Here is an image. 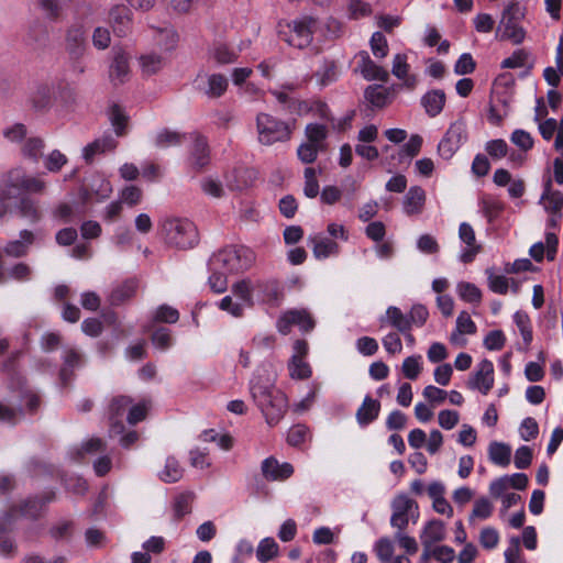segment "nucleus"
<instances>
[{"label": "nucleus", "instance_id": "63", "mask_svg": "<svg viewBox=\"0 0 563 563\" xmlns=\"http://www.w3.org/2000/svg\"><path fill=\"white\" fill-rule=\"evenodd\" d=\"M201 190L213 198H221L224 195V188L222 186V183L214 178V177H205L201 183Z\"/></svg>", "mask_w": 563, "mask_h": 563}, {"label": "nucleus", "instance_id": "24", "mask_svg": "<svg viewBox=\"0 0 563 563\" xmlns=\"http://www.w3.org/2000/svg\"><path fill=\"white\" fill-rule=\"evenodd\" d=\"M426 203V191L419 186L409 188L402 200V210L407 216L422 212Z\"/></svg>", "mask_w": 563, "mask_h": 563}, {"label": "nucleus", "instance_id": "25", "mask_svg": "<svg viewBox=\"0 0 563 563\" xmlns=\"http://www.w3.org/2000/svg\"><path fill=\"white\" fill-rule=\"evenodd\" d=\"M113 32L118 36H125L131 29V11L125 5H115L109 14Z\"/></svg>", "mask_w": 563, "mask_h": 563}, {"label": "nucleus", "instance_id": "15", "mask_svg": "<svg viewBox=\"0 0 563 563\" xmlns=\"http://www.w3.org/2000/svg\"><path fill=\"white\" fill-rule=\"evenodd\" d=\"M391 74L408 90H413L419 82L418 76L411 73V66L408 63V55L406 53H397L393 56Z\"/></svg>", "mask_w": 563, "mask_h": 563}, {"label": "nucleus", "instance_id": "50", "mask_svg": "<svg viewBox=\"0 0 563 563\" xmlns=\"http://www.w3.org/2000/svg\"><path fill=\"white\" fill-rule=\"evenodd\" d=\"M456 292L462 300L470 303H479L482 300L481 289L472 283L460 282L456 285Z\"/></svg>", "mask_w": 563, "mask_h": 563}, {"label": "nucleus", "instance_id": "2", "mask_svg": "<svg viewBox=\"0 0 563 563\" xmlns=\"http://www.w3.org/2000/svg\"><path fill=\"white\" fill-rule=\"evenodd\" d=\"M45 189L43 174L29 175L21 167L10 169L3 176V185L0 187V217L8 213L11 199H18L24 194H43Z\"/></svg>", "mask_w": 563, "mask_h": 563}, {"label": "nucleus", "instance_id": "33", "mask_svg": "<svg viewBox=\"0 0 563 563\" xmlns=\"http://www.w3.org/2000/svg\"><path fill=\"white\" fill-rule=\"evenodd\" d=\"M544 115V109H543V100L538 99L537 100V108H536V118L534 120L539 122V132L541 136L545 141H550L555 133L560 130V124L555 119H548L545 121H540V117Z\"/></svg>", "mask_w": 563, "mask_h": 563}, {"label": "nucleus", "instance_id": "42", "mask_svg": "<svg viewBox=\"0 0 563 563\" xmlns=\"http://www.w3.org/2000/svg\"><path fill=\"white\" fill-rule=\"evenodd\" d=\"M314 77L322 87L334 82L339 77L336 64L333 60H324L316 71Z\"/></svg>", "mask_w": 563, "mask_h": 563}, {"label": "nucleus", "instance_id": "46", "mask_svg": "<svg viewBox=\"0 0 563 563\" xmlns=\"http://www.w3.org/2000/svg\"><path fill=\"white\" fill-rule=\"evenodd\" d=\"M183 135L176 131L163 129L153 136V143L156 147L168 148L177 146L183 142Z\"/></svg>", "mask_w": 563, "mask_h": 563}, {"label": "nucleus", "instance_id": "56", "mask_svg": "<svg viewBox=\"0 0 563 563\" xmlns=\"http://www.w3.org/2000/svg\"><path fill=\"white\" fill-rule=\"evenodd\" d=\"M369 47L374 57L378 59L385 58L389 52L387 38L379 31H376L372 34L369 40Z\"/></svg>", "mask_w": 563, "mask_h": 563}, {"label": "nucleus", "instance_id": "14", "mask_svg": "<svg viewBox=\"0 0 563 563\" xmlns=\"http://www.w3.org/2000/svg\"><path fill=\"white\" fill-rule=\"evenodd\" d=\"M494 386V365L489 360H483L470 377L467 387L487 395Z\"/></svg>", "mask_w": 563, "mask_h": 563}, {"label": "nucleus", "instance_id": "58", "mask_svg": "<svg viewBox=\"0 0 563 563\" xmlns=\"http://www.w3.org/2000/svg\"><path fill=\"white\" fill-rule=\"evenodd\" d=\"M303 178H305L303 194L308 198H316L319 194V183L317 179V170L312 167L305 168Z\"/></svg>", "mask_w": 563, "mask_h": 563}, {"label": "nucleus", "instance_id": "10", "mask_svg": "<svg viewBox=\"0 0 563 563\" xmlns=\"http://www.w3.org/2000/svg\"><path fill=\"white\" fill-rule=\"evenodd\" d=\"M196 89L209 99L221 98L228 90V78L218 73H199L195 79Z\"/></svg>", "mask_w": 563, "mask_h": 563}, {"label": "nucleus", "instance_id": "18", "mask_svg": "<svg viewBox=\"0 0 563 563\" xmlns=\"http://www.w3.org/2000/svg\"><path fill=\"white\" fill-rule=\"evenodd\" d=\"M262 474L267 481H285L294 474L290 463H279L273 456L265 459L261 465Z\"/></svg>", "mask_w": 563, "mask_h": 563}, {"label": "nucleus", "instance_id": "36", "mask_svg": "<svg viewBox=\"0 0 563 563\" xmlns=\"http://www.w3.org/2000/svg\"><path fill=\"white\" fill-rule=\"evenodd\" d=\"M209 57L218 65H228L236 60L238 52L224 43H216L209 49Z\"/></svg>", "mask_w": 563, "mask_h": 563}, {"label": "nucleus", "instance_id": "22", "mask_svg": "<svg viewBox=\"0 0 563 563\" xmlns=\"http://www.w3.org/2000/svg\"><path fill=\"white\" fill-rule=\"evenodd\" d=\"M380 327H391L395 328L400 333H406L411 331L409 317L404 313L400 308L396 306H389L386 309L384 316L379 318Z\"/></svg>", "mask_w": 563, "mask_h": 563}, {"label": "nucleus", "instance_id": "34", "mask_svg": "<svg viewBox=\"0 0 563 563\" xmlns=\"http://www.w3.org/2000/svg\"><path fill=\"white\" fill-rule=\"evenodd\" d=\"M488 456L492 463L506 467L510 464L511 448L506 443L493 441L488 446Z\"/></svg>", "mask_w": 563, "mask_h": 563}, {"label": "nucleus", "instance_id": "17", "mask_svg": "<svg viewBox=\"0 0 563 563\" xmlns=\"http://www.w3.org/2000/svg\"><path fill=\"white\" fill-rule=\"evenodd\" d=\"M539 205L547 213L562 212L563 195L560 190H555L553 188V180L551 177H548L543 181V190L539 199Z\"/></svg>", "mask_w": 563, "mask_h": 563}, {"label": "nucleus", "instance_id": "64", "mask_svg": "<svg viewBox=\"0 0 563 563\" xmlns=\"http://www.w3.org/2000/svg\"><path fill=\"white\" fill-rule=\"evenodd\" d=\"M67 163V157L58 150L52 151L47 156L44 157V166L47 172L57 173Z\"/></svg>", "mask_w": 563, "mask_h": 563}, {"label": "nucleus", "instance_id": "62", "mask_svg": "<svg viewBox=\"0 0 563 563\" xmlns=\"http://www.w3.org/2000/svg\"><path fill=\"white\" fill-rule=\"evenodd\" d=\"M80 363H81L80 355L76 351L68 350L65 352L64 366L60 369V378L63 379L64 383H66L67 379L69 378L70 372L75 367L79 366Z\"/></svg>", "mask_w": 563, "mask_h": 563}, {"label": "nucleus", "instance_id": "13", "mask_svg": "<svg viewBox=\"0 0 563 563\" xmlns=\"http://www.w3.org/2000/svg\"><path fill=\"white\" fill-rule=\"evenodd\" d=\"M459 239L464 244L460 252L459 260L464 264L473 262L482 247L477 243L475 231L470 223L462 222L460 224Z\"/></svg>", "mask_w": 563, "mask_h": 563}, {"label": "nucleus", "instance_id": "55", "mask_svg": "<svg viewBox=\"0 0 563 563\" xmlns=\"http://www.w3.org/2000/svg\"><path fill=\"white\" fill-rule=\"evenodd\" d=\"M366 100L376 108L386 106L388 100V90L379 85L369 86L365 90Z\"/></svg>", "mask_w": 563, "mask_h": 563}, {"label": "nucleus", "instance_id": "54", "mask_svg": "<svg viewBox=\"0 0 563 563\" xmlns=\"http://www.w3.org/2000/svg\"><path fill=\"white\" fill-rule=\"evenodd\" d=\"M493 504L486 497H481L474 503L473 510L468 517L470 523H473L475 519L485 520L488 519L493 514Z\"/></svg>", "mask_w": 563, "mask_h": 563}, {"label": "nucleus", "instance_id": "31", "mask_svg": "<svg viewBox=\"0 0 563 563\" xmlns=\"http://www.w3.org/2000/svg\"><path fill=\"white\" fill-rule=\"evenodd\" d=\"M231 294L243 303V308L252 307L255 297V284L250 279H242L234 283L231 287Z\"/></svg>", "mask_w": 563, "mask_h": 563}, {"label": "nucleus", "instance_id": "3", "mask_svg": "<svg viewBox=\"0 0 563 563\" xmlns=\"http://www.w3.org/2000/svg\"><path fill=\"white\" fill-rule=\"evenodd\" d=\"M255 262L254 252L246 246H228L214 253L209 260V269H222L228 274L242 273Z\"/></svg>", "mask_w": 563, "mask_h": 563}, {"label": "nucleus", "instance_id": "11", "mask_svg": "<svg viewBox=\"0 0 563 563\" xmlns=\"http://www.w3.org/2000/svg\"><path fill=\"white\" fill-rule=\"evenodd\" d=\"M294 325L308 332L314 328V321L307 309H290L282 313L276 323L277 330L284 335L288 334Z\"/></svg>", "mask_w": 563, "mask_h": 563}, {"label": "nucleus", "instance_id": "19", "mask_svg": "<svg viewBox=\"0 0 563 563\" xmlns=\"http://www.w3.org/2000/svg\"><path fill=\"white\" fill-rule=\"evenodd\" d=\"M130 76V65L128 55L118 49L114 52L113 59L109 67V79L114 86L124 84Z\"/></svg>", "mask_w": 563, "mask_h": 563}, {"label": "nucleus", "instance_id": "48", "mask_svg": "<svg viewBox=\"0 0 563 563\" xmlns=\"http://www.w3.org/2000/svg\"><path fill=\"white\" fill-rule=\"evenodd\" d=\"M289 375L294 379H307L312 372L305 358L299 355H292L288 363Z\"/></svg>", "mask_w": 563, "mask_h": 563}, {"label": "nucleus", "instance_id": "7", "mask_svg": "<svg viewBox=\"0 0 563 563\" xmlns=\"http://www.w3.org/2000/svg\"><path fill=\"white\" fill-rule=\"evenodd\" d=\"M523 15L518 3H509L503 11L501 19L497 27V36L500 40H508L514 44H520L526 37L525 30L518 24Z\"/></svg>", "mask_w": 563, "mask_h": 563}, {"label": "nucleus", "instance_id": "23", "mask_svg": "<svg viewBox=\"0 0 563 563\" xmlns=\"http://www.w3.org/2000/svg\"><path fill=\"white\" fill-rule=\"evenodd\" d=\"M445 539V526L441 520L433 519L428 521L420 533V540L426 549H431L434 543Z\"/></svg>", "mask_w": 563, "mask_h": 563}, {"label": "nucleus", "instance_id": "57", "mask_svg": "<svg viewBox=\"0 0 563 563\" xmlns=\"http://www.w3.org/2000/svg\"><path fill=\"white\" fill-rule=\"evenodd\" d=\"M89 188L91 195H93L97 200H103L108 198L112 192V186L110 181L100 176H97L91 180Z\"/></svg>", "mask_w": 563, "mask_h": 563}, {"label": "nucleus", "instance_id": "53", "mask_svg": "<svg viewBox=\"0 0 563 563\" xmlns=\"http://www.w3.org/2000/svg\"><path fill=\"white\" fill-rule=\"evenodd\" d=\"M395 545L394 542L387 538H379L374 544V552L376 553L380 563H390L394 559Z\"/></svg>", "mask_w": 563, "mask_h": 563}, {"label": "nucleus", "instance_id": "60", "mask_svg": "<svg viewBox=\"0 0 563 563\" xmlns=\"http://www.w3.org/2000/svg\"><path fill=\"white\" fill-rule=\"evenodd\" d=\"M514 321L520 331L525 344L530 345L532 342V330L528 314L517 311L514 314Z\"/></svg>", "mask_w": 563, "mask_h": 563}, {"label": "nucleus", "instance_id": "1", "mask_svg": "<svg viewBox=\"0 0 563 563\" xmlns=\"http://www.w3.org/2000/svg\"><path fill=\"white\" fill-rule=\"evenodd\" d=\"M277 373L271 362L261 364L250 380L251 396L267 424H277L288 408L286 395L276 388Z\"/></svg>", "mask_w": 563, "mask_h": 563}, {"label": "nucleus", "instance_id": "35", "mask_svg": "<svg viewBox=\"0 0 563 563\" xmlns=\"http://www.w3.org/2000/svg\"><path fill=\"white\" fill-rule=\"evenodd\" d=\"M88 198H89V194L87 192L86 196L84 197V200H86ZM84 202L85 201H82L81 203H78V202L60 203L56 208L54 216H55V218L62 220L63 222H71L75 219H77L84 214V212H85Z\"/></svg>", "mask_w": 563, "mask_h": 563}, {"label": "nucleus", "instance_id": "52", "mask_svg": "<svg viewBox=\"0 0 563 563\" xmlns=\"http://www.w3.org/2000/svg\"><path fill=\"white\" fill-rule=\"evenodd\" d=\"M318 34L325 38H336L343 34V25L339 20L329 16L322 22L319 21Z\"/></svg>", "mask_w": 563, "mask_h": 563}, {"label": "nucleus", "instance_id": "40", "mask_svg": "<svg viewBox=\"0 0 563 563\" xmlns=\"http://www.w3.org/2000/svg\"><path fill=\"white\" fill-rule=\"evenodd\" d=\"M16 207L20 214L31 221H35L38 219V211L35 205V201L26 196H19L18 199H11V206L9 208V212H11L12 207Z\"/></svg>", "mask_w": 563, "mask_h": 563}, {"label": "nucleus", "instance_id": "9", "mask_svg": "<svg viewBox=\"0 0 563 563\" xmlns=\"http://www.w3.org/2000/svg\"><path fill=\"white\" fill-rule=\"evenodd\" d=\"M418 505L406 494H398L391 501L390 526L396 530H406L410 518L417 522L419 514Z\"/></svg>", "mask_w": 563, "mask_h": 563}, {"label": "nucleus", "instance_id": "61", "mask_svg": "<svg viewBox=\"0 0 563 563\" xmlns=\"http://www.w3.org/2000/svg\"><path fill=\"white\" fill-rule=\"evenodd\" d=\"M136 290V285L134 282H125L122 285L118 286L111 292V302L113 305H119L124 300L131 298Z\"/></svg>", "mask_w": 563, "mask_h": 563}, {"label": "nucleus", "instance_id": "51", "mask_svg": "<svg viewBox=\"0 0 563 563\" xmlns=\"http://www.w3.org/2000/svg\"><path fill=\"white\" fill-rule=\"evenodd\" d=\"M44 147L45 145L42 139L29 137L22 146V154L25 158L36 163L43 156Z\"/></svg>", "mask_w": 563, "mask_h": 563}, {"label": "nucleus", "instance_id": "29", "mask_svg": "<svg viewBox=\"0 0 563 563\" xmlns=\"http://www.w3.org/2000/svg\"><path fill=\"white\" fill-rule=\"evenodd\" d=\"M132 400L126 396H118L114 397L110 404L109 412L110 420L112 421V426L110 429L111 433H120L122 430V426H118V421L123 417L125 411H129V407Z\"/></svg>", "mask_w": 563, "mask_h": 563}, {"label": "nucleus", "instance_id": "12", "mask_svg": "<svg viewBox=\"0 0 563 563\" xmlns=\"http://www.w3.org/2000/svg\"><path fill=\"white\" fill-rule=\"evenodd\" d=\"M255 298L261 303L278 307L284 298L283 286L276 279L258 280L255 283Z\"/></svg>", "mask_w": 563, "mask_h": 563}, {"label": "nucleus", "instance_id": "43", "mask_svg": "<svg viewBox=\"0 0 563 563\" xmlns=\"http://www.w3.org/2000/svg\"><path fill=\"white\" fill-rule=\"evenodd\" d=\"M423 369L422 356L419 354L410 355L402 361L401 373L410 380H416Z\"/></svg>", "mask_w": 563, "mask_h": 563}, {"label": "nucleus", "instance_id": "8", "mask_svg": "<svg viewBox=\"0 0 563 563\" xmlns=\"http://www.w3.org/2000/svg\"><path fill=\"white\" fill-rule=\"evenodd\" d=\"M468 140L467 123L463 118L453 121L438 145V153L443 159H451Z\"/></svg>", "mask_w": 563, "mask_h": 563}, {"label": "nucleus", "instance_id": "49", "mask_svg": "<svg viewBox=\"0 0 563 563\" xmlns=\"http://www.w3.org/2000/svg\"><path fill=\"white\" fill-rule=\"evenodd\" d=\"M43 508V503L37 498L26 500L20 509H12L11 512L5 517V522H9L11 518H15L19 515L30 518H35Z\"/></svg>", "mask_w": 563, "mask_h": 563}, {"label": "nucleus", "instance_id": "28", "mask_svg": "<svg viewBox=\"0 0 563 563\" xmlns=\"http://www.w3.org/2000/svg\"><path fill=\"white\" fill-rule=\"evenodd\" d=\"M308 241L312 244L313 255L318 260H324L331 255H338L340 247L336 242L321 235L309 236Z\"/></svg>", "mask_w": 563, "mask_h": 563}, {"label": "nucleus", "instance_id": "37", "mask_svg": "<svg viewBox=\"0 0 563 563\" xmlns=\"http://www.w3.org/2000/svg\"><path fill=\"white\" fill-rule=\"evenodd\" d=\"M107 114L117 136L124 135L129 122V117L125 111L118 104H111Z\"/></svg>", "mask_w": 563, "mask_h": 563}, {"label": "nucleus", "instance_id": "41", "mask_svg": "<svg viewBox=\"0 0 563 563\" xmlns=\"http://www.w3.org/2000/svg\"><path fill=\"white\" fill-rule=\"evenodd\" d=\"M278 553L279 545L271 537L262 539L256 548V559L261 563H267L272 561L278 555Z\"/></svg>", "mask_w": 563, "mask_h": 563}, {"label": "nucleus", "instance_id": "47", "mask_svg": "<svg viewBox=\"0 0 563 563\" xmlns=\"http://www.w3.org/2000/svg\"><path fill=\"white\" fill-rule=\"evenodd\" d=\"M165 65L164 58L156 53L143 54L140 57V67L146 76L158 73Z\"/></svg>", "mask_w": 563, "mask_h": 563}, {"label": "nucleus", "instance_id": "6", "mask_svg": "<svg viewBox=\"0 0 563 563\" xmlns=\"http://www.w3.org/2000/svg\"><path fill=\"white\" fill-rule=\"evenodd\" d=\"M319 21L310 15H302L285 25L279 31L283 38L297 48H305L312 42L313 35L318 34Z\"/></svg>", "mask_w": 563, "mask_h": 563}, {"label": "nucleus", "instance_id": "59", "mask_svg": "<svg viewBox=\"0 0 563 563\" xmlns=\"http://www.w3.org/2000/svg\"><path fill=\"white\" fill-rule=\"evenodd\" d=\"M218 307L219 309L230 313L235 318L242 317L244 312L243 303L239 301L233 295L223 297L218 302Z\"/></svg>", "mask_w": 563, "mask_h": 563}, {"label": "nucleus", "instance_id": "30", "mask_svg": "<svg viewBox=\"0 0 563 563\" xmlns=\"http://www.w3.org/2000/svg\"><path fill=\"white\" fill-rule=\"evenodd\" d=\"M328 128L322 123H309L305 128V142L320 151L325 150Z\"/></svg>", "mask_w": 563, "mask_h": 563}, {"label": "nucleus", "instance_id": "32", "mask_svg": "<svg viewBox=\"0 0 563 563\" xmlns=\"http://www.w3.org/2000/svg\"><path fill=\"white\" fill-rule=\"evenodd\" d=\"M380 404L369 396L364 398L362 406L357 409L356 419L361 426H367L373 422L379 413Z\"/></svg>", "mask_w": 563, "mask_h": 563}, {"label": "nucleus", "instance_id": "38", "mask_svg": "<svg viewBox=\"0 0 563 563\" xmlns=\"http://www.w3.org/2000/svg\"><path fill=\"white\" fill-rule=\"evenodd\" d=\"M184 475V468L179 461L174 456H168L165 461L164 468L158 473L161 481L165 483H176Z\"/></svg>", "mask_w": 563, "mask_h": 563}, {"label": "nucleus", "instance_id": "20", "mask_svg": "<svg viewBox=\"0 0 563 563\" xmlns=\"http://www.w3.org/2000/svg\"><path fill=\"white\" fill-rule=\"evenodd\" d=\"M188 162L196 172L202 170L210 163V151L205 137L196 136L190 148Z\"/></svg>", "mask_w": 563, "mask_h": 563}, {"label": "nucleus", "instance_id": "21", "mask_svg": "<svg viewBox=\"0 0 563 563\" xmlns=\"http://www.w3.org/2000/svg\"><path fill=\"white\" fill-rule=\"evenodd\" d=\"M86 32L82 26H73L66 36V51L73 59L84 56L87 48Z\"/></svg>", "mask_w": 563, "mask_h": 563}, {"label": "nucleus", "instance_id": "4", "mask_svg": "<svg viewBox=\"0 0 563 563\" xmlns=\"http://www.w3.org/2000/svg\"><path fill=\"white\" fill-rule=\"evenodd\" d=\"M294 126L268 113H258L256 117L257 140L261 144L269 146L278 142H287L292 135Z\"/></svg>", "mask_w": 563, "mask_h": 563}, {"label": "nucleus", "instance_id": "45", "mask_svg": "<svg viewBox=\"0 0 563 563\" xmlns=\"http://www.w3.org/2000/svg\"><path fill=\"white\" fill-rule=\"evenodd\" d=\"M20 236L21 240H15L8 243V245L4 249L7 255L20 257L26 253L27 246L33 241V234L30 231L24 230L21 232Z\"/></svg>", "mask_w": 563, "mask_h": 563}, {"label": "nucleus", "instance_id": "16", "mask_svg": "<svg viewBox=\"0 0 563 563\" xmlns=\"http://www.w3.org/2000/svg\"><path fill=\"white\" fill-rule=\"evenodd\" d=\"M357 58V69L366 80L388 81L389 73L384 67L377 65L367 52H360Z\"/></svg>", "mask_w": 563, "mask_h": 563}, {"label": "nucleus", "instance_id": "44", "mask_svg": "<svg viewBox=\"0 0 563 563\" xmlns=\"http://www.w3.org/2000/svg\"><path fill=\"white\" fill-rule=\"evenodd\" d=\"M155 44L165 52L172 51L178 41V35L170 26L158 29L154 35Z\"/></svg>", "mask_w": 563, "mask_h": 563}, {"label": "nucleus", "instance_id": "27", "mask_svg": "<svg viewBox=\"0 0 563 563\" xmlns=\"http://www.w3.org/2000/svg\"><path fill=\"white\" fill-rule=\"evenodd\" d=\"M118 142L111 135H104L86 145L82 150V157L86 162H91L97 154L113 151Z\"/></svg>", "mask_w": 563, "mask_h": 563}, {"label": "nucleus", "instance_id": "5", "mask_svg": "<svg viewBox=\"0 0 563 563\" xmlns=\"http://www.w3.org/2000/svg\"><path fill=\"white\" fill-rule=\"evenodd\" d=\"M163 234L167 244L177 249H190L198 243V231L188 219H168L163 223Z\"/></svg>", "mask_w": 563, "mask_h": 563}, {"label": "nucleus", "instance_id": "39", "mask_svg": "<svg viewBox=\"0 0 563 563\" xmlns=\"http://www.w3.org/2000/svg\"><path fill=\"white\" fill-rule=\"evenodd\" d=\"M479 211L483 213V216L487 219L489 223H492L504 209V205L498 199L484 195L479 199Z\"/></svg>", "mask_w": 563, "mask_h": 563}, {"label": "nucleus", "instance_id": "26", "mask_svg": "<svg viewBox=\"0 0 563 563\" xmlns=\"http://www.w3.org/2000/svg\"><path fill=\"white\" fill-rule=\"evenodd\" d=\"M445 93L441 89H432L421 97V106L430 118L439 115L445 106Z\"/></svg>", "mask_w": 563, "mask_h": 563}]
</instances>
